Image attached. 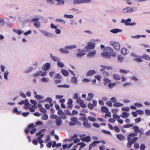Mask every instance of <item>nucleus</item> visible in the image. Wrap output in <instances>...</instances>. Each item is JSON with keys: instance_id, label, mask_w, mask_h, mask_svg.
<instances>
[{"instance_id": "obj_37", "label": "nucleus", "mask_w": 150, "mask_h": 150, "mask_svg": "<svg viewBox=\"0 0 150 150\" xmlns=\"http://www.w3.org/2000/svg\"><path fill=\"white\" fill-rule=\"evenodd\" d=\"M123 105V104L119 102H116L113 104V106L116 107H119L122 106Z\"/></svg>"}, {"instance_id": "obj_26", "label": "nucleus", "mask_w": 150, "mask_h": 150, "mask_svg": "<svg viewBox=\"0 0 150 150\" xmlns=\"http://www.w3.org/2000/svg\"><path fill=\"white\" fill-rule=\"evenodd\" d=\"M71 82L74 84H77L78 83V80L77 78L75 76H72L71 78Z\"/></svg>"}, {"instance_id": "obj_5", "label": "nucleus", "mask_w": 150, "mask_h": 150, "mask_svg": "<svg viewBox=\"0 0 150 150\" xmlns=\"http://www.w3.org/2000/svg\"><path fill=\"white\" fill-rule=\"evenodd\" d=\"M79 136L81 140L83 142H90L91 140V137L89 136H88L86 137L85 134H80L79 135Z\"/></svg>"}, {"instance_id": "obj_12", "label": "nucleus", "mask_w": 150, "mask_h": 150, "mask_svg": "<svg viewBox=\"0 0 150 150\" xmlns=\"http://www.w3.org/2000/svg\"><path fill=\"white\" fill-rule=\"evenodd\" d=\"M96 51L93 50L89 52L87 55V57L89 58H91L94 57L96 55Z\"/></svg>"}, {"instance_id": "obj_53", "label": "nucleus", "mask_w": 150, "mask_h": 150, "mask_svg": "<svg viewBox=\"0 0 150 150\" xmlns=\"http://www.w3.org/2000/svg\"><path fill=\"white\" fill-rule=\"evenodd\" d=\"M142 58L147 60H149L150 59V57H149L146 54H144L143 55Z\"/></svg>"}, {"instance_id": "obj_11", "label": "nucleus", "mask_w": 150, "mask_h": 150, "mask_svg": "<svg viewBox=\"0 0 150 150\" xmlns=\"http://www.w3.org/2000/svg\"><path fill=\"white\" fill-rule=\"evenodd\" d=\"M71 122H69V125L70 126L74 125H76L78 119L75 117H72L71 119Z\"/></svg>"}, {"instance_id": "obj_43", "label": "nucleus", "mask_w": 150, "mask_h": 150, "mask_svg": "<svg viewBox=\"0 0 150 150\" xmlns=\"http://www.w3.org/2000/svg\"><path fill=\"white\" fill-rule=\"evenodd\" d=\"M9 72L8 71H6L4 74V79L6 80H8V76L9 74Z\"/></svg>"}, {"instance_id": "obj_35", "label": "nucleus", "mask_w": 150, "mask_h": 150, "mask_svg": "<svg viewBox=\"0 0 150 150\" xmlns=\"http://www.w3.org/2000/svg\"><path fill=\"white\" fill-rule=\"evenodd\" d=\"M62 122V120L60 118H57L56 119V123L57 125L58 126L61 125Z\"/></svg>"}, {"instance_id": "obj_4", "label": "nucleus", "mask_w": 150, "mask_h": 150, "mask_svg": "<svg viewBox=\"0 0 150 150\" xmlns=\"http://www.w3.org/2000/svg\"><path fill=\"white\" fill-rule=\"evenodd\" d=\"M91 2V0H74L73 4L74 5H77L84 3H90Z\"/></svg>"}, {"instance_id": "obj_63", "label": "nucleus", "mask_w": 150, "mask_h": 150, "mask_svg": "<svg viewBox=\"0 0 150 150\" xmlns=\"http://www.w3.org/2000/svg\"><path fill=\"white\" fill-rule=\"evenodd\" d=\"M33 69V68L32 67H29L26 69L25 72L26 73H29Z\"/></svg>"}, {"instance_id": "obj_33", "label": "nucleus", "mask_w": 150, "mask_h": 150, "mask_svg": "<svg viewBox=\"0 0 150 150\" xmlns=\"http://www.w3.org/2000/svg\"><path fill=\"white\" fill-rule=\"evenodd\" d=\"M57 64L58 67L61 68H63L65 66L63 62H61L60 61L57 62Z\"/></svg>"}, {"instance_id": "obj_31", "label": "nucleus", "mask_w": 150, "mask_h": 150, "mask_svg": "<svg viewBox=\"0 0 150 150\" xmlns=\"http://www.w3.org/2000/svg\"><path fill=\"white\" fill-rule=\"evenodd\" d=\"M25 106L24 107V108H28L30 104L29 101L27 99H25Z\"/></svg>"}, {"instance_id": "obj_62", "label": "nucleus", "mask_w": 150, "mask_h": 150, "mask_svg": "<svg viewBox=\"0 0 150 150\" xmlns=\"http://www.w3.org/2000/svg\"><path fill=\"white\" fill-rule=\"evenodd\" d=\"M41 118L43 120H47L48 118V116L46 114L42 116Z\"/></svg>"}, {"instance_id": "obj_41", "label": "nucleus", "mask_w": 150, "mask_h": 150, "mask_svg": "<svg viewBox=\"0 0 150 150\" xmlns=\"http://www.w3.org/2000/svg\"><path fill=\"white\" fill-rule=\"evenodd\" d=\"M34 25L37 28H39L40 27V22H34Z\"/></svg>"}, {"instance_id": "obj_18", "label": "nucleus", "mask_w": 150, "mask_h": 150, "mask_svg": "<svg viewBox=\"0 0 150 150\" xmlns=\"http://www.w3.org/2000/svg\"><path fill=\"white\" fill-rule=\"evenodd\" d=\"M100 143V142L99 141H94L91 144H90L89 147V150H91L92 147L96 146L97 144L99 143Z\"/></svg>"}, {"instance_id": "obj_29", "label": "nucleus", "mask_w": 150, "mask_h": 150, "mask_svg": "<svg viewBox=\"0 0 150 150\" xmlns=\"http://www.w3.org/2000/svg\"><path fill=\"white\" fill-rule=\"evenodd\" d=\"M133 129L134 130V132L136 133H140L141 130L139 129V128L137 126H134L133 127Z\"/></svg>"}, {"instance_id": "obj_20", "label": "nucleus", "mask_w": 150, "mask_h": 150, "mask_svg": "<svg viewBox=\"0 0 150 150\" xmlns=\"http://www.w3.org/2000/svg\"><path fill=\"white\" fill-rule=\"evenodd\" d=\"M122 30L117 28L114 29L110 30V31L111 33L114 34H116L119 32H122Z\"/></svg>"}, {"instance_id": "obj_64", "label": "nucleus", "mask_w": 150, "mask_h": 150, "mask_svg": "<svg viewBox=\"0 0 150 150\" xmlns=\"http://www.w3.org/2000/svg\"><path fill=\"white\" fill-rule=\"evenodd\" d=\"M130 78L132 80L135 81H137L138 80V79L134 75L131 76Z\"/></svg>"}, {"instance_id": "obj_34", "label": "nucleus", "mask_w": 150, "mask_h": 150, "mask_svg": "<svg viewBox=\"0 0 150 150\" xmlns=\"http://www.w3.org/2000/svg\"><path fill=\"white\" fill-rule=\"evenodd\" d=\"M102 75L105 77H109L110 76V74L108 72L105 71L103 73Z\"/></svg>"}, {"instance_id": "obj_52", "label": "nucleus", "mask_w": 150, "mask_h": 150, "mask_svg": "<svg viewBox=\"0 0 150 150\" xmlns=\"http://www.w3.org/2000/svg\"><path fill=\"white\" fill-rule=\"evenodd\" d=\"M101 131L103 132L105 134H108L110 135H112V134H111V133L109 131L105 130L104 129H102V130Z\"/></svg>"}, {"instance_id": "obj_38", "label": "nucleus", "mask_w": 150, "mask_h": 150, "mask_svg": "<svg viewBox=\"0 0 150 150\" xmlns=\"http://www.w3.org/2000/svg\"><path fill=\"white\" fill-rule=\"evenodd\" d=\"M101 110L103 112L106 113L109 111L108 108L106 107L103 106L101 108Z\"/></svg>"}, {"instance_id": "obj_21", "label": "nucleus", "mask_w": 150, "mask_h": 150, "mask_svg": "<svg viewBox=\"0 0 150 150\" xmlns=\"http://www.w3.org/2000/svg\"><path fill=\"white\" fill-rule=\"evenodd\" d=\"M50 66V64L48 63L45 64L42 67V69L45 71L47 70Z\"/></svg>"}, {"instance_id": "obj_57", "label": "nucleus", "mask_w": 150, "mask_h": 150, "mask_svg": "<svg viewBox=\"0 0 150 150\" xmlns=\"http://www.w3.org/2000/svg\"><path fill=\"white\" fill-rule=\"evenodd\" d=\"M88 119L91 121L94 122L96 121V119L92 116H89L88 117Z\"/></svg>"}, {"instance_id": "obj_23", "label": "nucleus", "mask_w": 150, "mask_h": 150, "mask_svg": "<svg viewBox=\"0 0 150 150\" xmlns=\"http://www.w3.org/2000/svg\"><path fill=\"white\" fill-rule=\"evenodd\" d=\"M96 73V71L94 70H91L88 71L86 75L88 76H90Z\"/></svg>"}, {"instance_id": "obj_28", "label": "nucleus", "mask_w": 150, "mask_h": 150, "mask_svg": "<svg viewBox=\"0 0 150 150\" xmlns=\"http://www.w3.org/2000/svg\"><path fill=\"white\" fill-rule=\"evenodd\" d=\"M5 24V20L3 18H0V28L3 27Z\"/></svg>"}, {"instance_id": "obj_48", "label": "nucleus", "mask_w": 150, "mask_h": 150, "mask_svg": "<svg viewBox=\"0 0 150 150\" xmlns=\"http://www.w3.org/2000/svg\"><path fill=\"white\" fill-rule=\"evenodd\" d=\"M117 59L119 62H122L123 61V57L120 55H119L117 57Z\"/></svg>"}, {"instance_id": "obj_13", "label": "nucleus", "mask_w": 150, "mask_h": 150, "mask_svg": "<svg viewBox=\"0 0 150 150\" xmlns=\"http://www.w3.org/2000/svg\"><path fill=\"white\" fill-rule=\"evenodd\" d=\"M58 114L59 115L61 116L62 119H65L66 118V116L61 109H60L58 110Z\"/></svg>"}, {"instance_id": "obj_19", "label": "nucleus", "mask_w": 150, "mask_h": 150, "mask_svg": "<svg viewBox=\"0 0 150 150\" xmlns=\"http://www.w3.org/2000/svg\"><path fill=\"white\" fill-rule=\"evenodd\" d=\"M76 102L79 104L80 106L82 107L85 108L86 106V105L84 103L83 101L80 99V100H77Z\"/></svg>"}, {"instance_id": "obj_45", "label": "nucleus", "mask_w": 150, "mask_h": 150, "mask_svg": "<svg viewBox=\"0 0 150 150\" xmlns=\"http://www.w3.org/2000/svg\"><path fill=\"white\" fill-rule=\"evenodd\" d=\"M120 72L121 73H124L125 74H127L128 73L129 71L128 70H125L123 69H120Z\"/></svg>"}, {"instance_id": "obj_14", "label": "nucleus", "mask_w": 150, "mask_h": 150, "mask_svg": "<svg viewBox=\"0 0 150 150\" xmlns=\"http://www.w3.org/2000/svg\"><path fill=\"white\" fill-rule=\"evenodd\" d=\"M88 120L86 118H85L84 121L83 123V125L86 128H90L91 127V125L90 124L88 123Z\"/></svg>"}, {"instance_id": "obj_24", "label": "nucleus", "mask_w": 150, "mask_h": 150, "mask_svg": "<svg viewBox=\"0 0 150 150\" xmlns=\"http://www.w3.org/2000/svg\"><path fill=\"white\" fill-rule=\"evenodd\" d=\"M12 30L13 32L17 33L18 35H20L24 33V31L22 30H18L15 28H13Z\"/></svg>"}, {"instance_id": "obj_8", "label": "nucleus", "mask_w": 150, "mask_h": 150, "mask_svg": "<svg viewBox=\"0 0 150 150\" xmlns=\"http://www.w3.org/2000/svg\"><path fill=\"white\" fill-rule=\"evenodd\" d=\"M44 134H42L40 136L38 137L37 139H35L33 141V144L35 145H36L38 143V141H39L40 143H43V141L41 140L42 138L43 137Z\"/></svg>"}, {"instance_id": "obj_1", "label": "nucleus", "mask_w": 150, "mask_h": 150, "mask_svg": "<svg viewBox=\"0 0 150 150\" xmlns=\"http://www.w3.org/2000/svg\"><path fill=\"white\" fill-rule=\"evenodd\" d=\"M77 46L75 45H68L65 47L64 48H62L59 50V51L61 53L68 54L70 53L69 50H71L73 49H76Z\"/></svg>"}, {"instance_id": "obj_27", "label": "nucleus", "mask_w": 150, "mask_h": 150, "mask_svg": "<svg viewBox=\"0 0 150 150\" xmlns=\"http://www.w3.org/2000/svg\"><path fill=\"white\" fill-rule=\"evenodd\" d=\"M128 142L127 144V147L129 148L131 147V146L132 145L133 143L131 141V138L129 137H128Z\"/></svg>"}, {"instance_id": "obj_6", "label": "nucleus", "mask_w": 150, "mask_h": 150, "mask_svg": "<svg viewBox=\"0 0 150 150\" xmlns=\"http://www.w3.org/2000/svg\"><path fill=\"white\" fill-rule=\"evenodd\" d=\"M110 45L113 46L115 50L119 51L120 49V45L119 43L114 41H111L110 42Z\"/></svg>"}, {"instance_id": "obj_61", "label": "nucleus", "mask_w": 150, "mask_h": 150, "mask_svg": "<svg viewBox=\"0 0 150 150\" xmlns=\"http://www.w3.org/2000/svg\"><path fill=\"white\" fill-rule=\"evenodd\" d=\"M84 33L87 34L88 35H92L93 34V33L92 31L90 30H86L84 31Z\"/></svg>"}, {"instance_id": "obj_10", "label": "nucleus", "mask_w": 150, "mask_h": 150, "mask_svg": "<svg viewBox=\"0 0 150 150\" xmlns=\"http://www.w3.org/2000/svg\"><path fill=\"white\" fill-rule=\"evenodd\" d=\"M83 51L85 52L83 50L78 49L77 50V52L76 53V56L78 57H81L85 55L86 53L83 52Z\"/></svg>"}, {"instance_id": "obj_59", "label": "nucleus", "mask_w": 150, "mask_h": 150, "mask_svg": "<svg viewBox=\"0 0 150 150\" xmlns=\"http://www.w3.org/2000/svg\"><path fill=\"white\" fill-rule=\"evenodd\" d=\"M19 94L21 96L23 97L24 98H25L26 97V95L23 93L22 92L20 91L19 93Z\"/></svg>"}, {"instance_id": "obj_54", "label": "nucleus", "mask_w": 150, "mask_h": 150, "mask_svg": "<svg viewBox=\"0 0 150 150\" xmlns=\"http://www.w3.org/2000/svg\"><path fill=\"white\" fill-rule=\"evenodd\" d=\"M62 78L61 76L60 75L58 74H55L54 76V79H61Z\"/></svg>"}, {"instance_id": "obj_42", "label": "nucleus", "mask_w": 150, "mask_h": 150, "mask_svg": "<svg viewBox=\"0 0 150 150\" xmlns=\"http://www.w3.org/2000/svg\"><path fill=\"white\" fill-rule=\"evenodd\" d=\"M42 82H47L49 81V79L48 78L43 77L40 79Z\"/></svg>"}, {"instance_id": "obj_58", "label": "nucleus", "mask_w": 150, "mask_h": 150, "mask_svg": "<svg viewBox=\"0 0 150 150\" xmlns=\"http://www.w3.org/2000/svg\"><path fill=\"white\" fill-rule=\"evenodd\" d=\"M133 126L132 124H128L127 125H123V127L124 128H129Z\"/></svg>"}, {"instance_id": "obj_36", "label": "nucleus", "mask_w": 150, "mask_h": 150, "mask_svg": "<svg viewBox=\"0 0 150 150\" xmlns=\"http://www.w3.org/2000/svg\"><path fill=\"white\" fill-rule=\"evenodd\" d=\"M54 1L55 0H46V2L47 4L53 5L55 3Z\"/></svg>"}, {"instance_id": "obj_60", "label": "nucleus", "mask_w": 150, "mask_h": 150, "mask_svg": "<svg viewBox=\"0 0 150 150\" xmlns=\"http://www.w3.org/2000/svg\"><path fill=\"white\" fill-rule=\"evenodd\" d=\"M34 97L38 99H41L44 98L43 96L39 95H35L34 96Z\"/></svg>"}, {"instance_id": "obj_32", "label": "nucleus", "mask_w": 150, "mask_h": 150, "mask_svg": "<svg viewBox=\"0 0 150 150\" xmlns=\"http://www.w3.org/2000/svg\"><path fill=\"white\" fill-rule=\"evenodd\" d=\"M121 110L122 111L128 112L130 110V109L129 107L126 106L122 107Z\"/></svg>"}, {"instance_id": "obj_40", "label": "nucleus", "mask_w": 150, "mask_h": 150, "mask_svg": "<svg viewBox=\"0 0 150 150\" xmlns=\"http://www.w3.org/2000/svg\"><path fill=\"white\" fill-rule=\"evenodd\" d=\"M41 18V17L37 16L33 18L32 21L34 22H38V21Z\"/></svg>"}, {"instance_id": "obj_56", "label": "nucleus", "mask_w": 150, "mask_h": 150, "mask_svg": "<svg viewBox=\"0 0 150 150\" xmlns=\"http://www.w3.org/2000/svg\"><path fill=\"white\" fill-rule=\"evenodd\" d=\"M121 52L123 54L125 55L127 53V50L124 48H123L121 50Z\"/></svg>"}, {"instance_id": "obj_22", "label": "nucleus", "mask_w": 150, "mask_h": 150, "mask_svg": "<svg viewBox=\"0 0 150 150\" xmlns=\"http://www.w3.org/2000/svg\"><path fill=\"white\" fill-rule=\"evenodd\" d=\"M57 2L56 5L61 6L64 5V4L65 1L64 0H55Z\"/></svg>"}, {"instance_id": "obj_50", "label": "nucleus", "mask_w": 150, "mask_h": 150, "mask_svg": "<svg viewBox=\"0 0 150 150\" xmlns=\"http://www.w3.org/2000/svg\"><path fill=\"white\" fill-rule=\"evenodd\" d=\"M117 138L121 140H123L125 139L124 137L122 134H120L117 135Z\"/></svg>"}, {"instance_id": "obj_16", "label": "nucleus", "mask_w": 150, "mask_h": 150, "mask_svg": "<svg viewBox=\"0 0 150 150\" xmlns=\"http://www.w3.org/2000/svg\"><path fill=\"white\" fill-rule=\"evenodd\" d=\"M129 115L130 114L129 113L124 112H122V114L120 115V116L124 119H126L128 117Z\"/></svg>"}, {"instance_id": "obj_47", "label": "nucleus", "mask_w": 150, "mask_h": 150, "mask_svg": "<svg viewBox=\"0 0 150 150\" xmlns=\"http://www.w3.org/2000/svg\"><path fill=\"white\" fill-rule=\"evenodd\" d=\"M77 145H81L80 147H79V150L81 148H82L85 146L86 144L83 142H80L78 143L77 144Z\"/></svg>"}, {"instance_id": "obj_49", "label": "nucleus", "mask_w": 150, "mask_h": 150, "mask_svg": "<svg viewBox=\"0 0 150 150\" xmlns=\"http://www.w3.org/2000/svg\"><path fill=\"white\" fill-rule=\"evenodd\" d=\"M103 80L104 82H105V83H108V84L111 83V81L110 80H109L106 77H104V78Z\"/></svg>"}, {"instance_id": "obj_2", "label": "nucleus", "mask_w": 150, "mask_h": 150, "mask_svg": "<svg viewBox=\"0 0 150 150\" xmlns=\"http://www.w3.org/2000/svg\"><path fill=\"white\" fill-rule=\"evenodd\" d=\"M137 10L135 7L127 6L123 9L122 12L124 13H130L136 11Z\"/></svg>"}, {"instance_id": "obj_46", "label": "nucleus", "mask_w": 150, "mask_h": 150, "mask_svg": "<svg viewBox=\"0 0 150 150\" xmlns=\"http://www.w3.org/2000/svg\"><path fill=\"white\" fill-rule=\"evenodd\" d=\"M64 17L67 18H74V16L72 15H67L65 14L64 15Z\"/></svg>"}, {"instance_id": "obj_51", "label": "nucleus", "mask_w": 150, "mask_h": 150, "mask_svg": "<svg viewBox=\"0 0 150 150\" xmlns=\"http://www.w3.org/2000/svg\"><path fill=\"white\" fill-rule=\"evenodd\" d=\"M73 98L75 100H80V98L78 96V93H75L74 95Z\"/></svg>"}, {"instance_id": "obj_3", "label": "nucleus", "mask_w": 150, "mask_h": 150, "mask_svg": "<svg viewBox=\"0 0 150 150\" xmlns=\"http://www.w3.org/2000/svg\"><path fill=\"white\" fill-rule=\"evenodd\" d=\"M95 48V43L91 42H89L87 43V45L85 47V49L86 52H88L90 49H93Z\"/></svg>"}, {"instance_id": "obj_15", "label": "nucleus", "mask_w": 150, "mask_h": 150, "mask_svg": "<svg viewBox=\"0 0 150 150\" xmlns=\"http://www.w3.org/2000/svg\"><path fill=\"white\" fill-rule=\"evenodd\" d=\"M101 55L103 57L107 59H110L112 56L108 53L106 52L102 53Z\"/></svg>"}, {"instance_id": "obj_9", "label": "nucleus", "mask_w": 150, "mask_h": 150, "mask_svg": "<svg viewBox=\"0 0 150 150\" xmlns=\"http://www.w3.org/2000/svg\"><path fill=\"white\" fill-rule=\"evenodd\" d=\"M40 31L42 34L47 37L52 38L54 36V34L53 33L48 32L46 30H40Z\"/></svg>"}, {"instance_id": "obj_44", "label": "nucleus", "mask_w": 150, "mask_h": 150, "mask_svg": "<svg viewBox=\"0 0 150 150\" xmlns=\"http://www.w3.org/2000/svg\"><path fill=\"white\" fill-rule=\"evenodd\" d=\"M56 21L57 22V21H59L62 24H64L66 22L65 21L61 19H57L56 20Z\"/></svg>"}, {"instance_id": "obj_17", "label": "nucleus", "mask_w": 150, "mask_h": 150, "mask_svg": "<svg viewBox=\"0 0 150 150\" xmlns=\"http://www.w3.org/2000/svg\"><path fill=\"white\" fill-rule=\"evenodd\" d=\"M50 58L54 62H57L59 61H60L61 59L60 58L52 55V54H50Z\"/></svg>"}, {"instance_id": "obj_30", "label": "nucleus", "mask_w": 150, "mask_h": 150, "mask_svg": "<svg viewBox=\"0 0 150 150\" xmlns=\"http://www.w3.org/2000/svg\"><path fill=\"white\" fill-rule=\"evenodd\" d=\"M61 72L62 74L65 76H67L69 74V73L65 69H62L61 70Z\"/></svg>"}, {"instance_id": "obj_55", "label": "nucleus", "mask_w": 150, "mask_h": 150, "mask_svg": "<svg viewBox=\"0 0 150 150\" xmlns=\"http://www.w3.org/2000/svg\"><path fill=\"white\" fill-rule=\"evenodd\" d=\"M116 84L115 83H110L108 84V87L110 89L112 88L114 86H115Z\"/></svg>"}, {"instance_id": "obj_39", "label": "nucleus", "mask_w": 150, "mask_h": 150, "mask_svg": "<svg viewBox=\"0 0 150 150\" xmlns=\"http://www.w3.org/2000/svg\"><path fill=\"white\" fill-rule=\"evenodd\" d=\"M40 71H38L36 72L35 74H33V77L35 78L38 77V76L40 75L41 74Z\"/></svg>"}, {"instance_id": "obj_7", "label": "nucleus", "mask_w": 150, "mask_h": 150, "mask_svg": "<svg viewBox=\"0 0 150 150\" xmlns=\"http://www.w3.org/2000/svg\"><path fill=\"white\" fill-rule=\"evenodd\" d=\"M104 50L105 52H108L112 56L115 57L116 56V54L114 53H113V50L112 48L110 47H107L104 49Z\"/></svg>"}, {"instance_id": "obj_25", "label": "nucleus", "mask_w": 150, "mask_h": 150, "mask_svg": "<svg viewBox=\"0 0 150 150\" xmlns=\"http://www.w3.org/2000/svg\"><path fill=\"white\" fill-rule=\"evenodd\" d=\"M113 77L114 80L116 81L120 80L121 79L120 76L117 74H113Z\"/></svg>"}]
</instances>
